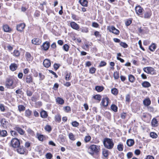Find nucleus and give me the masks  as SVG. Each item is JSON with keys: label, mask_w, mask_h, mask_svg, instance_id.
I'll return each mask as SVG.
<instances>
[{"label": "nucleus", "mask_w": 159, "mask_h": 159, "mask_svg": "<svg viewBox=\"0 0 159 159\" xmlns=\"http://www.w3.org/2000/svg\"><path fill=\"white\" fill-rule=\"evenodd\" d=\"M103 144L105 147L108 149H112L114 145L112 139L108 138L104 139Z\"/></svg>", "instance_id": "1"}, {"label": "nucleus", "mask_w": 159, "mask_h": 159, "mask_svg": "<svg viewBox=\"0 0 159 159\" xmlns=\"http://www.w3.org/2000/svg\"><path fill=\"white\" fill-rule=\"evenodd\" d=\"M89 149L91 150V152H89V153L92 155H93L94 152L97 153L99 152V148L98 146L93 144L90 146Z\"/></svg>", "instance_id": "2"}, {"label": "nucleus", "mask_w": 159, "mask_h": 159, "mask_svg": "<svg viewBox=\"0 0 159 159\" xmlns=\"http://www.w3.org/2000/svg\"><path fill=\"white\" fill-rule=\"evenodd\" d=\"M11 145L13 148H17L20 145V142L17 139L15 138L11 140Z\"/></svg>", "instance_id": "3"}, {"label": "nucleus", "mask_w": 159, "mask_h": 159, "mask_svg": "<svg viewBox=\"0 0 159 159\" xmlns=\"http://www.w3.org/2000/svg\"><path fill=\"white\" fill-rule=\"evenodd\" d=\"M143 70L148 74H152V73H153L154 69L153 68L151 67H145L143 68Z\"/></svg>", "instance_id": "4"}, {"label": "nucleus", "mask_w": 159, "mask_h": 159, "mask_svg": "<svg viewBox=\"0 0 159 159\" xmlns=\"http://www.w3.org/2000/svg\"><path fill=\"white\" fill-rule=\"evenodd\" d=\"M13 83V80L12 79L9 78L7 79L5 85L7 88H9L12 87Z\"/></svg>", "instance_id": "5"}, {"label": "nucleus", "mask_w": 159, "mask_h": 159, "mask_svg": "<svg viewBox=\"0 0 159 159\" xmlns=\"http://www.w3.org/2000/svg\"><path fill=\"white\" fill-rule=\"evenodd\" d=\"M17 152L21 154H24L25 152L26 149L23 146H18L17 147Z\"/></svg>", "instance_id": "6"}, {"label": "nucleus", "mask_w": 159, "mask_h": 159, "mask_svg": "<svg viewBox=\"0 0 159 159\" xmlns=\"http://www.w3.org/2000/svg\"><path fill=\"white\" fill-rule=\"evenodd\" d=\"M109 100V99L108 97L104 98L102 100L101 104L104 107H107L108 105Z\"/></svg>", "instance_id": "7"}, {"label": "nucleus", "mask_w": 159, "mask_h": 159, "mask_svg": "<svg viewBox=\"0 0 159 159\" xmlns=\"http://www.w3.org/2000/svg\"><path fill=\"white\" fill-rule=\"evenodd\" d=\"M135 9L136 14L139 15H142V12L143 11V9L140 6H136L135 7Z\"/></svg>", "instance_id": "8"}, {"label": "nucleus", "mask_w": 159, "mask_h": 159, "mask_svg": "<svg viewBox=\"0 0 159 159\" xmlns=\"http://www.w3.org/2000/svg\"><path fill=\"white\" fill-rule=\"evenodd\" d=\"M108 29L110 32H111L116 34H119L120 33L119 30L113 26L109 27Z\"/></svg>", "instance_id": "9"}, {"label": "nucleus", "mask_w": 159, "mask_h": 159, "mask_svg": "<svg viewBox=\"0 0 159 159\" xmlns=\"http://www.w3.org/2000/svg\"><path fill=\"white\" fill-rule=\"evenodd\" d=\"M50 46V43L49 42L46 41L44 42L42 46V48L44 50H47Z\"/></svg>", "instance_id": "10"}, {"label": "nucleus", "mask_w": 159, "mask_h": 159, "mask_svg": "<svg viewBox=\"0 0 159 159\" xmlns=\"http://www.w3.org/2000/svg\"><path fill=\"white\" fill-rule=\"evenodd\" d=\"M43 65L46 67L48 68L51 66L50 61L47 59H45L43 62Z\"/></svg>", "instance_id": "11"}, {"label": "nucleus", "mask_w": 159, "mask_h": 159, "mask_svg": "<svg viewBox=\"0 0 159 159\" xmlns=\"http://www.w3.org/2000/svg\"><path fill=\"white\" fill-rule=\"evenodd\" d=\"M25 24L24 23H21L17 25V30L18 31L21 32L25 27Z\"/></svg>", "instance_id": "12"}, {"label": "nucleus", "mask_w": 159, "mask_h": 159, "mask_svg": "<svg viewBox=\"0 0 159 159\" xmlns=\"http://www.w3.org/2000/svg\"><path fill=\"white\" fill-rule=\"evenodd\" d=\"M70 24L71 27L74 29L78 30L79 28V25L74 22H71Z\"/></svg>", "instance_id": "13"}, {"label": "nucleus", "mask_w": 159, "mask_h": 159, "mask_svg": "<svg viewBox=\"0 0 159 159\" xmlns=\"http://www.w3.org/2000/svg\"><path fill=\"white\" fill-rule=\"evenodd\" d=\"M15 130H16L20 134L23 135L24 133V130L18 126H16L14 128Z\"/></svg>", "instance_id": "14"}, {"label": "nucleus", "mask_w": 159, "mask_h": 159, "mask_svg": "<svg viewBox=\"0 0 159 159\" xmlns=\"http://www.w3.org/2000/svg\"><path fill=\"white\" fill-rule=\"evenodd\" d=\"M134 143V141L133 139H128L126 141V144L129 147L133 146Z\"/></svg>", "instance_id": "15"}, {"label": "nucleus", "mask_w": 159, "mask_h": 159, "mask_svg": "<svg viewBox=\"0 0 159 159\" xmlns=\"http://www.w3.org/2000/svg\"><path fill=\"white\" fill-rule=\"evenodd\" d=\"M10 69L12 71H15L17 68V66L16 64L15 63H11L10 66Z\"/></svg>", "instance_id": "16"}, {"label": "nucleus", "mask_w": 159, "mask_h": 159, "mask_svg": "<svg viewBox=\"0 0 159 159\" xmlns=\"http://www.w3.org/2000/svg\"><path fill=\"white\" fill-rule=\"evenodd\" d=\"M79 2L83 7H87L88 6V2L86 0H79Z\"/></svg>", "instance_id": "17"}, {"label": "nucleus", "mask_w": 159, "mask_h": 159, "mask_svg": "<svg viewBox=\"0 0 159 159\" xmlns=\"http://www.w3.org/2000/svg\"><path fill=\"white\" fill-rule=\"evenodd\" d=\"M25 57L28 61H31L32 60L33 57L31 56V54L28 52H26L25 54Z\"/></svg>", "instance_id": "18"}, {"label": "nucleus", "mask_w": 159, "mask_h": 159, "mask_svg": "<svg viewBox=\"0 0 159 159\" xmlns=\"http://www.w3.org/2000/svg\"><path fill=\"white\" fill-rule=\"evenodd\" d=\"M56 102L58 104L62 105L64 102V100L61 98L57 97L56 99Z\"/></svg>", "instance_id": "19"}, {"label": "nucleus", "mask_w": 159, "mask_h": 159, "mask_svg": "<svg viewBox=\"0 0 159 159\" xmlns=\"http://www.w3.org/2000/svg\"><path fill=\"white\" fill-rule=\"evenodd\" d=\"M152 125L153 127H157L158 126V121L156 119L154 118L152 120Z\"/></svg>", "instance_id": "20"}, {"label": "nucleus", "mask_w": 159, "mask_h": 159, "mask_svg": "<svg viewBox=\"0 0 159 159\" xmlns=\"http://www.w3.org/2000/svg\"><path fill=\"white\" fill-rule=\"evenodd\" d=\"M1 126L2 127L4 128L6 127V125L7 123L5 119L3 118L0 121Z\"/></svg>", "instance_id": "21"}, {"label": "nucleus", "mask_w": 159, "mask_h": 159, "mask_svg": "<svg viewBox=\"0 0 159 159\" xmlns=\"http://www.w3.org/2000/svg\"><path fill=\"white\" fill-rule=\"evenodd\" d=\"M27 83H30L33 82L32 77L30 75H27L26 79Z\"/></svg>", "instance_id": "22"}, {"label": "nucleus", "mask_w": 159, "mask_h": 159, "mask_svg": "<svg viewBox=\"0 0 159 159\" xmlns=\"http://www.w3.org/2000/svg\"><path fill=\"white\" fill-rule=\"evenodd\" d=\"M32 43L34 44L39 45L41 41L39 39L35 38L32 40Z\"/></svg>", "instance_id": "23"}, {"label": "nucleus", "mask_w": 159, "mask_h": 159, "mask_svg": "<svg viewBox=\"0 0 159 159\" xmlns=\"http://www.w3.org/2000/svg\"><path fill=\"white\" fill-rule=\"evenodd\" d=\"M32 111L29 109L26 110L25 113V116L28 118H30L32 114Z\"/></svg>", "instance_id": "24"}, {"label": "nucleus", "mask_w": 159, "mask_h": 159, "mask_svg": "<svg viewBox=\"0 0 159 159\" xmlns=\"http://www.w3.org/2000/svg\"><path fill=\"white\" fill-rule=\"evenodd\" d=\"M151 103V101L149 98H147L143 101V103L145 106H148Z\"/></svg>", "instance_id": "25"}, {"label": "nucleus", "mask_w": 159, "mask_h": 159, "mask_svg": "<svg viewBox=\"0 0 159 159\" xmlns=\"http://www.w3.org/2000/svg\"><path fill=\"white\" fill-rule=\"evenodd\" d=\"M109 151L104 148L102 149V154L105 157H107L109 155Z\"/></svg>", "instance_id": "26"}, {"label": "nucleus", "mask_w": 159, "mask_h": 159, "mask_svg": "<svg viewBox=\"0 0 159 159\" xmlns=\"http://www.w3.org/2000/svg\"><path fill=\"white\" fill-rule=\"evenodd\" d=\"M104 89L102 86H97L95 87V89L98 92L102 91Z\"/></svg>", "instance_id": "27"}, {"label": "nucleus", "mask_w": 159, "mask_h": 159, "mask_svg": "<svg viewBox=\"0 0 159 159\" xmlns=\"http://www.w3.org/2000/svg\"><path fill=\"white\" fill-rule=\"evenodd\" d=\"M142 86L145 88H148L150 87L151 85L150 83L148 81H144L142 84Z\"/></svg>", "instance_id": "28"}, {"label": "nucleus", "mask_w": 159, "mask_h": 159, "mask_svg": "<svg viewBox=\"0 0 159 159\" xmlns=\"http://www.w3.org/2000/svg\"><path fill=\"white\" fill-rule=\"evenodd\" d=\"M156 44L154 43H152L149 47V49L152 52H154L156 49Z\"/></svg>", "instance_id": "29"}, {"label": "nucleus", "mask_w": 159, "mask_h": 159, "mask_svg": "<svg viewBox=\"0 0 159 159\" xmlns=\"http://www.w3.org/2000/svg\"><path fill=\"white\" fill-rule=\"evenodd\" d=\"M3 29L6 32H9L11 30L9 26L7 25H4L3 26Z\"/></svg>", "instance_id": "30"}, {"label": "nucleus", "mask_w": 159, "mask_h": 159, "mask_svg": "<svg viewBox=\"0 0 159 159\" xmlns=\"http://www.w3.org/2000/svg\"><path fill=\"white\" fill-rule=\"evenodd\" d=\"M40 115L41 117L43 118H46L48 116L47 112L44 111H43L41 112Z\"/></svg>", "instance_id": "31"}, {"label": "nucleus", "mask_w": 159, "mask_h": 159, "mask_svg": "<svg viewBox=\"0 0 159 159\" xmlns=\"http://www.w3.org/2000/svg\"><path fill=\"white\" fill-rule=\"evenodd\" d=\"M7 132L5 130H1L0 129V136L5 137L7 135Z\"/></svg>", "instance_id": "32"}, {"label": "nucleus", "mask_w": 159, "mask_h": 159, "mask_svg": "<svg viewBox=\"0 0 159 159\" xmlns=\"http://www.w3.org/2000/svg\"><path fill=\"white\" fill-rule=\"evenodd\" d=\"M128 79L129 81L131 83H133L135 81V79L134 77L131 75H129Z\"/></svg>", "instance_id": "33"}, {"label": "nucleus", "mask_w": 159, "mask_h": 159, "mask_svg": "<svg viewBox=\"0 0 159 159\" xmlns=\"http://www.w3.org/2000/svg\"><path fill=\"white\" fill-rule=\"evenodd\" d=\"M55 120L56 121H57L59 122H60L61 121V116L59 114H57L55 115Z\"/></svg>", "instance_id": "34"}, {"label": "nucleus", "mask_w": 159, "mask_h": 159, "mask_svg": "<svg viewBox=\"0 0 159 159\" xmlns=\"http://www.w3.org/2000/svg\"><path fill=\"white\" fill-rule=\"evenodd\" d=\"M101 96L99 94L93 96V98L95 99L98 100L99 102L101 100Z\"/></svg>", "instance_id": "35"}, {"label": "nucleus", "mask_w": 159, "mask_h": 159, "mask_svg": "<svg viewBox=\"0 0 159 159\" xmlns=\"http://www.w3.org/2000/svg\"><path fill=\"white\" fill-rule=\"evenodd\" d=\"M151 15V13L149 12H146L144 14V18H149Z\"/></svg>", "instance_id": "36"}, {"label": "nucleus", "mask_w": 159, "mask_h": 159, "mask_svg": "<svg viewBox=\"0 0 159 159\" xmlns=\"http://www.w3.org/2000/svg\"><path fill=\"white\" fill-rule=\"evenodd\" d=\"M13 55L15 57H18L20 55V52L18 50H14L13 52Z\"/></svg>", "instance_id": "37"}, {"label": "nucleus", "mask_w": 159, "mask_h": 159, "mask_svg": "<svg viewBox=\"0 0 159 159\" xmlns=\"http://www.w3.org/2000/svg\"><path fill=\"white\" fill-rule=\"evenodd\" d=\"M18 108L20 112L23 111L25 109V107L22 105H20L18 106Z\"/></svg>", "instance_id": "38"}, {"label": "nucleus", "mask_w": 159, "mask_h": 159, "mask_svg": "<svg viewBox=\"0 0 159 159\" xmlns=\"http://www.w3.org/2000/svg\"><path fill=\"white\" fill-rule=\"evenodd\" d=\"M111 108L112 110L115 112L117 111V107L114 104H112L111 106Z\"/></svg>", "instance_id": "39"}, {"label": "nucleus", "mask_w": 159, "mask_h": 159, "mask_svg": "<svg viewBox=\"0 0 159 159\" xmlns=\"http://www.w3.org/2000/svg\"><path fill=\"white\" fill-rule=\"evenodd\" d=\"M111 93L114 95H116L118 93V90L116 88H113L111 89Z\"/></svg>", "instance_id": "40"}, {"label": "nucleus", "mask_w": 159, "mask_h": 159, "mask_svg": "<svg viewBox=\"0 0 159 159\" xmlns=\"http://www.w3.org/2000/svg\"><path fill=\"white\" fill-rule=\"evenodd\" d=\"M69 138L71 140L74 141L75 140V136L73 133H70L69 134Z\"/></svg>", "instance_id": "41"}, {"label": "nucleus", "mask_w": 159, "mask_h": 159, "mask_svg": "<svg viewBox=\"0 0 159 159\" xmlns=\"http://www.w3.org/2000/svg\"><path fill=\"white\" fill-rule=\"evenodd\" d=\"M71 73H67L65 76V79L67 81H68L70 80L71 77Z\"/></svg>", "instance_id": "42"}, {"label": "nucleus", "mask_w": 159, "mask_h": 159, "mask_svg": "<svg viewBox=\"0 0 159 159\" xmlns=\"http://www.w3.org/2000/svg\"><path fill=\"white\" fill-rule=\"evenodd\" d=\"M113 76L115 79L116 80L118 79L119 77V72L117 71L114 72V73Z\"/></svg>", "instance_id": "43"}, {"label": "nucleus", "mask_w": 159, "mask_h": 159, "mask_svg": "<svg viewBox=\"0 0 159 159\" xmlns=\"http://www.w3.org/2000/svg\"><path fill=\"white\" fill-rule=\"evenodd\" d=\"M81 31L83 33H87L89 32L88 28L85 27H83L81 29Z\"/></svg>", "instance_id": "44"}, {"label": "nucleus", "mask_w": 159, "mask_h": 159, "mask_svg": "<svg viewBox=\"0 0 159 159\" xmlns=\"http://www.w3.org/2000/svg\"><path fill=\"white\" fill-rule=\"evenodd\" d=\"M63 48L65 51L67 52L69 50V47L67 44H66L63 46Z\"/></svg>", "instance_id": "45"}, {"label": "nucleus", "mask_w": 159, "mask_h": 159, "mask_svg": "<svg viewBox=\"0 0 159 159\" xmlns=\"http://www.w3.org/2000/svg\"><path fill=\"white\" fill-rule=\"evenodd\" d=\"M91 137L89 136H86L85 137L84 139V140L86 143L89 142L91 140Z\"/></svg>", "instance_id": "46"}, {"label": "nucleus", "mask_w": 159, "mask_h": 159, "mask_svg": "<svg viewBox=\"0 0 159 159\" xmlns=\"http://www.w3.org/2000/svg\"><path fill=\"white\" fill-rule=\"evenodd\" d=\"M150 136L153 138H156L158 136L156 133L154 132H151L150 134Z\"/></svg>", "instance_id": "47"}, {"label": "nucleus", "mask_w": 159, "mask_h": 159, "mask_svg": "<svg viewBox=\"0 0 159 159\" xmlns=\"http://www.w3.org/2000/svg\"><path fill=\"white\" fill-rule=\"evenodd\" d=\"M45 129L46 131L49 132L51 131L52 130L51 126L48 125H47L45 126Z\"/></svg>", "instance_id": "48"}, {"label": "nucleus", "mask_w": 159, "mask_h": 159, "mask_svg": "<svg viewBox=\"0 0 159 159\" xmlns=\"http://www.w3.org/2000/svg\"><path fill=\"white\" fill-rule=\"evenodd\" d=\"M120 45L124 48H126L128 47V45L124 42H120Z\"/></svg>", "instance_id": "49"}, {"label": "nucleus", "mask_w": 159, "mask_h": 159, "mask_svg": "<svg viewBox=\"0 0 159 159\" xmlns=\"http://www.w3.org/2000/svg\"><path fill=\"white\" fill-rule=\"evenodd\" d=\"M117 148L119 151H121L123 150V145L122 144H119L117 145Z\"/></svg>", "instance_id": "50"}, {"label": "nucleus", "mask_w": 159, "mask_h": 159, "mask_svg": "<svg viewBox=\"0 0 159 159\" xmlns=\"http://www.w3.org/2000/svg\"><path fill=\"white\" fill-rule=\"evenodd\" d=\"M45 156L47 159H51L52 155L50 153H48L46 154Z\"/></svg>", "instance_id": "51"}, {"label": "nucleus", "mask_w": 159, "mask_h": 159, "mask_svg": "<svg viewBox=\"0 0 159 159\" xmlns=\"http://www.w3.org/2000/svg\"><path fill=\"white\" fill-rule=\"evenodd\" d=\"M38 138L39 140L42 141H43L45 137L43 135L40 134L38 135Z\"/></svg>", "instance_id": "52"}, {"label": "nucleus", "mask_w": 159, "mask_h": 159, "mask_svg": "<svg viewBox=\"0 0 159 159\" xmlns=\"http://www.w3.org/2000/svg\"><path fill=\"white\" fill-rule=\"evenodd\" d=\"M65 111L67 112H68L71 111V109L70 107L66 106L64 107Z\"/></svg>", "instance_id": "53"}, {"label": "nucleus", "mask_w": 159, "mask_h": 159, "mask_svg": "<svg viewBox=\"0 0 159 159\" xmlns=\"http://www.w3.org/2000/svg\"><path fill=\"white\" fill-rule=\"evenodd\" d=\"M10 132L11 135L14 137L16 136L18 134L16 132L15 130H11Z\"/></svg>", "instance_id": "54"}, {"label": "nucleus", "mask_w": 159, "mask_h": 159, "mask_svg": "<svg viewBox=\"0 0 159 159\" xmlns=\"http://www.w3.org/2000/svg\"><path fill=\"white\" fill-rule=\"evenodd\" d=\"M126 156L128 159H130L133 157V154L132 152H129L127 154Z\"/></svg>", "instance_id": "55"}, {"label": "nucleus", "mask_w": 159, "mask_h": 159, "mask_svg": "<svg viewBox=\"0 0 159 159\" xmlns=\"http://www.w3.org/2000/svg\"><path fill=\"white\" fill-rule=\"evenodd\" d=\"M96 70V69L95 68L91 67L89 69V72L91 74H93L95 73Z\"/></svg>", "instance_id": "56"}, {"label": "nucleus", "mask_w": 159, "mask_h": 159, "mask_svg": "<svg viewBox=\"0 0 159 159\" xmlns=\"http://www.w3.org/2000/svg\"><path fill=\"white\" fill-rule=\"evenodd\" d=\"M72 125L74 127H77L79 125V123L76 121H74L72 122Z\"/></svg>", "instance_id": "57"}, {"label": "nucleus", "mask_w": 159, "mask_h": 159, "mask_svg": "<svg viewBox=\"0 0 159 159\" xmlns=\"http://www.w3.org/2000/svg\"><path fill=\"white\" fill-rule=\"evenodd\" d=\"M132 23V20L130 19H129L128 20H127L125 22V24L127 26H129L130 25V24Z\"/></svg>", "instance_id": "58"}, {"label": "nucleus", "mask_w": 159, "mask_h": 159, "mask_svg": "<svg viewBox=\"0 0 159 159\" xmlns=\"http://www.w3.org/2000/svg\"><path fill=\"white\" fill-rule=\"evenodd\" d=\"M107 64V63L103 61H101L100 64L99 65V67H101L103 66H105Z\"/></svg>", "instance_id": "59"}, {"label": "nucleus", "mask_w": 159, "mask_h": 159, "mask_svg": "<svg viewBox=\"0 0 159 159\" xmlns=\"http://www.w3.org/2000/svg\"><path fill=\"white\" fill-rule=\"evenodd\" d=\"M125 101L126 102H129L130 101V96L129 94H127L125 97Z\"/></svg>", "instance_id": "60"}, {"label": "nucleus", "mask_w": 159, "mask_h": 159, "mask_svg": "<svg viewBox=\"0 0 159 159\" xmlns=\"http://www.w3.org/2000/svg\"><path fill=\"white\" fill-rule=\"evenodd\" d=\"M59 138L61 142H65V137L62 135H60Z\"/></svg>", "instance_id": "61"}, {"label": "nucleus", "mask_w": 159, "mask_h": 159, "mask_svg": "<svg viewBox=\"0 0 159 159\" xmlns=\"http://www.w3.org/2000/svg\"><path fill=\"white\" fill-rule=\"evenodd\" d=\"M94 35L97 37H100L101 35L99 34V33L98 31H96L94 33Z\"/></svg>", "instance_id": "62"}, {"label": "nucleus", "mask_w": 159, "mask_h": 159, "mask_svg": "<svg viewBox=\"0 0 159 159\" xmlns=\"http://www.w3.org/2000/svg\"><path fill=\"white\" fill-rule=\"evenodd\" d=\"M71 17L75 20H78L77 18V16L74 14H71Z\"/></svg>", "instance_id": "63"}, {"label": "nucleus", "mask_w": 159, "mask_h": 159, "mask_svg": "<svg viewBox=\"0 0 159 159\" xmlns=\"http://www.w3.org/2000/svg\"><path fill=\"white\" fill-rule=\"evenodd\" d=\"M60 66V65L59 64L55 63L54 64L53 67L56 70H57L59 67Z\"/></svg>", "instance_id": "64"}]
</instances>
